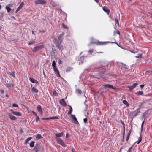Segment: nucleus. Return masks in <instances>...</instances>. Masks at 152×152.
I'll return each instance as SVG.
<instances>
[{"mask_svg":"<svg viewBox=\"0 0 152 152\" xmlns=\"http://www.w3.org/2000/svg\"><path fill=\"white\" fill-rule=\"evenodd\" d=\"M94 43L96 44L97 45H106L108 43H115L118 46H119L118 43L116 42H100L98 40H97L95 42H94Z\"/></svg>","mask_w":152,"mask_h":152,"instance_id":"f257e3e1","label":"nucleus"},{"mask_svg":"<svg viewBox=\"0 0 152 152\" xmlns=\"http://www.w3.org/2000/svg\"><path fill=\"white\" fill-rule=\"evenodd\" d=\"M56 63L55 61H53L52 62V66L53 71L57 77H61L57 67L56 66Z\"/></svg>","mask_w":152,"mask_h":152,"instance_id":"f03ea898","label":"nucleus"},{"mask_svg":"<svg viewBox=\"0 0 152 152\" xmlns=\"http://www.w3.org/2000/svg\"><path fill=\"white\" fill-rule=\"evenodd\" d=\"M54 43L56 47L60 50H62L63 49V46L60 45L62 41L58 40L56 38H54Z\"/></svg>","mask_w":152,"mask_h":152,"instance_id":"7ed1b4c3","label":"nucleus"},{"mask_svg":"<svg viewBox=\"0 0 152 152\" xmlns=\"http://www.w3.org/2000/svg\"><path fill=\"white\" fill-rule=\"evenodd\" d=\"M44 45L37 46L32 49V51L33 52H36L44 48Z\"/></svg>","mask_w":152,"mask_h":152,"instance_id":"20e7f679","label":"nucleus"},{"mask_svg":"<svg viewBox=\"0 0 152 152\" xmlns=\"http://www.w3.org/2000/svg\"><path fill=\"white\" fill-rule=\"evenodd\" d=\"M56 140L58 144L61 145L64 147H65L66 146V145L62 139L59 138H56Z\"/></svg>","mask_w":152,"mask_h":152,"instance_id":"39448f33","label":"nucleus"},{"mask_svg":"<svg viewBox=\"0 0 152 152\" xmlns=\"http://www.w3.org/2000/svg\"><path fill=\"white\" fill-rule=\"evenodd\" d=\"M35 3L36 4H44L46 3V2L43 0H35Z\"/></svg>","mask_w":152,"mask_h":152,"instance_id":"423d86ee","label":"nucleus"},{"mask_svg":"<svg viewBox=\"0 0 152 152\" xmlns=\"http://www.w3.org/2000/svg\"><path fill=\"white\" fill-rule=\"evenodd\" d=\"M71 116L74 123L77 124H79V122L76 118L75 115H71Z\"/></svg>","mask_w":152,"mask_h":152,"instance_id":"0eeeda50","label":"nucleus"},{"mask_svg":"<svg viewBox=\"0 0 152 152\" xmlns=\"http://www.w3.org/2000/svg\"><path fill=\"white\" fill-rule=\"evenodd\" d=\"M103 86L104 88H108L110 89H117L116 88H114L112 85H109V84L104 85Z\"/></svg>","mask_w":152,"mask_h":152,"instance_id":"6e6552de","label":"nucleus"},{"mask_svg":"<svg viewBox=\"0 0 152 152\" xmlns=\"http://www.w3.org/2000/svg\"><path fill=\"white\" fill-rule=\"evenodd\" d=\"M10 110L14 115H15L20 116L21 115V114L19 112L14 111H13L12 109H11Z\"/></svg>","mask_w":152,"mask_h":152,"instance_id":"1a4fd4ad","label":"nucleus"},{"mask_svg":"<svg viewBox=\"0 0 152 152\" xmlns=\"http://www.w3.org/2000/svg\"><path fill=\"white\" fill-rule=\"evenodd\" d=\"M60 104L63 107H65L66 106L67 104L63 99H61L60 101Z\"/></svg>","mask_w":152,"mask_h":152,"instance_id":"9d476101","label":"nucleus"},{"mask_svg":"<svg viewBox=\"0 0 152 152\" xmlns=\"http://www.w3.org/2000/svg\"><path fill=\"white\" fill-rule=\"evenodd\" d=\"M24 5V3L23 2H22L20 5L18 7L17 9L15 11V13H17L23 7Z\"/></svg>","mask_w":152,"mask_h":152,"instance_id":"9b49d317","label":"nucleus"},{"mask_svg":"<svg viewBox=\"0 0 152 152\" xmlns=\"http://www.w3.org/2000/svg\"><path fill=\"white\" fill-rule=\"evenodd\" d=\"M31 91L32 93H37L38 92V90L35 88L34 87H32V85L31 84Z\"/></svg>","mask_w":152,"mask_h":152,"instance_id":"f8f14e48","label":"nucleus"},{"mask_svg":"<svg viewBox=\"0 0 152 152\" xmlns=\"http://www.w3.org/2000/svg\"><path fill=\"white\" fill-rule=\"evenodd\" d=\"M59 118V117L57 116H55V117H51L50 118H42V119L43 120H47L49 119H58Z\"/></svg>","mask_w":152,"mask_h":152,"instance_id":"ddd939ff","label":"nucleus"},{"mask_svg":"<svg viewBox=\"0 0 152 152\" xmlns=\"http://www.w3.org/2000/svg\"><path fill=\"white\" fill-rule=\"evenodd\" d=\"M138 85L137 83H135L132 86H129L128 87L129 89L130 90H132L135 88Z\"/></svg>","mask_w":152,"mask_h":152,"instance_id":"4468645a","label":"nucleus"},{"mask_svg":"<svg viewBox=\"0 0 152 152\" xmlns=\"http://www.w3.org/2000/svg\"><path fill=\"white\" fill-rule=\"evenodd\" d=\"M102 9L104 11L106 12L108 14L110 12V10L107 8V7L106 6H104L103 7Z\"/></svg>","mask_w":152,"mask_h":152,"instance_id":"2eb2a0df","label":"nucleus"},{"mask_svg":"<svg viewBox=\"0 0 152 152\" xmlns=\"http://www.w3.org/2000/svg\"><path fill=\"white\" fill-rule=\"evenodd\" d=\"M29 80L32 83H35L37 84L38 83V82L35 79L30 77L29 79Z\"/></svg>","mask_w":152,"mask_h":152,"instance_id":"dca6fc26","label":"nucleus"},{"mask_svg":"<svg viewBox=\"0 0 152 152\" xmlns=\"http://www.w3.org/2000/svg\"><path fill=\"white\" fill-rule=\"evenodd\" d=\"M64 33L62 32L59 36L58 37V39L59 41H62V37L64 35Z\"/></svg>","mask_w":152,"mask_h":152,"instance_id":"f3484780","label":"nucleus"},{"mask_svg":"<svg viewBox=\"0 0 152 152\" xmlns=\"http://www.w3.org/2000/svg\"><path fill=\"white\" fill-rule=\"evenodd\" d=\"M9 116L10 118V119L12 120H15L16 119V118L14 116H12L10 114H9Z\"/></svg>","mask_w":152,"mask_h":152,"instance_id":"a211bd4d","label":"nucleus"},{"mask_svg":"<svg viewBox=\"0 0 152 152\" xmlns=\"http://www.w3.org/2000/svg\"><path fill=\"white\" fill-rule=\"evenodd\" d=\"M37 108L39 112L41 113H42V111L41 108V106L40 105H39L38 106H37Z\"/></svg>","mask_w":152,"mask_h":152,"instance_id":"6ab92c4d","label":"nucleus"},{"mask_svg":"<svg viewBox=\"0 0 152 152\" xmlns=\"http://www.w3.org/2000/svg\"><path fill=\"white\" fill-rule=\"evenodd\" d=\"M69 111L67 113L68 115H71V114L72 113V108L71 106H69Z\"/></svg>","mask_w":152,"mask_h":152,"instance_id":"aec40b11","label":"nucleus"},{"mask_svg":"<svg viewBox=\"0 0 152 152\" xmlns=\"http://www.w3.org/2000/svg\"><path fill=\"white\" fill-rule=\"evenodd\" d=\"M131 133V130L129 131L128 133L127 137H126V142H127L129 140Z\"/></svg>","mask_w":152,"mask_h":152,"instance_id":"412c9836","label":"nucleus"},{"mask_svg":"<svg viewBox=\"0 0 152 152\" xmlns=\"http://www.w3.org/2000/svg\"><path fill=\"white\" fill-rule=\"evenodd\" d=\"M63 133L62 132H61L58 134H55L56 136L57 137H60L62 136L63 135Z\"/></svg>","mask_w":152,"mask_h":152,"instance_id":"4be33fe9","label":"nucleus"},{"mask_svg":"<svg viewBox=\"0 0 152 152\" xmlns=\"http://www.w3.org/2000/svg\"><path fill=\"white\" fill-rule=\"evenodd\" d=\"M36 42L35 40H34L32 41H30L28 43V44L29 45H34L35 43Z\"/></svg>","mask_w":152,"mask_h":152,"instance_id":"5701e85b","label":"nucleus"},{"mask_svg":"<svg viewBox=\"0 0 152 152\" xmlns=\"http://www.w3.org/2000/svg\"><path fill=\"white\" fill-rule=\"evenodd\" d=\"M6 9L8 13H9L11 10V8L9 7L8 6H6Z\"/></svg>","mask_w":152,"mask_h":152,"instance_id":"b1692460","label":"nucleus"},{"mask_svg":"<svg viewBox=\"0 0 152 152\" xmlns=\"http://www.w3.org/2000/svg\"><path fill=\"white\" fill-rule=\"evenodd\" d=\"M72 69V68L70 66L67 67L66 68V72H68L71 71Z\"/></svg>","mask_w":152,"mask_h":152,"instance_id":"393cba45","label":"nucleus"},{"mask_svg":"<svg viewBox=\"0 0 152 152\" xmlns=\"http://www.w3.org/2000/svg\"><path fill=\"white\" fill-rule=\"evenodd\" d=\"M39 149V147L38 145H36L34 148V150L35 151H38Z\"/></svg>","mask_w":152,"mask_h":152,"instance_id":"a878e982","label":"nucleus"},{"mask_svg":"<svg viewBox=\"0 0 152 152\" xmlns=\"http://www.w3.org/2000/svg\"><path fill=\"white\" fill-rule=\"evenodd\" d=\"M32 138L31 137L28 138L27 139L25 140V144H26L28 142L32 139Z\"/></svg>","mask_w":152,"mask_h":152,"instance_id":"bb28decb","label":"nucleus"},{"mask_svg":"<svg viewBox=\"0 0 152 152\" xmlns=\"http://www.w3.org/2000/svg\"><path fill=\"white\" fill-rule=\"evenodd\" d=\"M121 65H122V67L123 68H124L125 69H128V66L126 65V64H124L123 63H121Z\"/></svg>","mask_w":152,"mask_h":152,"instance_id":"cd10ccee","label":"nucleus"},{"mask_svg":"<svg viewBox=\"0 0 152 152\" xmlns=\"http://www.w3.org/2000/svg\"><path fill=\"white\" fill-rule=\"evenodd\" d=\"M36 138L37 139H40L42 138V137L40 134H38L36 136Z\"/></svg>","mask_w":152,"mask_h":152,"instance_id":"c85d7f7f","label":"nucleus"},{"mask_svg":"<svg viewBox=\"0 0 152 152\" xmlns=\"http://www.w3.org/2000/svg\"><path fill=\"white\" fill-rule=\"evenodd\" d=\"M142 140V137L141 136H140L138 139V140L136 142L137 144H139L141 142Z\"/></svg>","mask_w":152,"mask_h":152,"instance_id":"c756f323","label":"nucleus"},{"mask_svg":"<svg viewBox=\"0 0 152 152\" xmlns=\"http://www.w3.org/2000/svg\"><path fill=\"white\" fill-rule=\"evenodd\" d=\"M35 142L34 141H31V142L30 144V146L31 147H33L34 146Z\"/></svg>","mask_w":152,"mask_h":152,"instance_id":"7c9ffc66","label":"nucleus"},{"mask_svg":"<svg viewBox=\"0 0 152 152\" xmlns=\"http://www.w3.org/2000/svg\"><path fill=\"white\" fill-rule=\"evenodd\" d=\"M136 94L138 95H141L143 94V92L142 91H138L137 93Z\"/></svg>","mask_w":152,"mask_h":152,"instance_id":"2f4dec72","label":"nucleus"},{"mask_svg":"<svg viewBox=\"0 0 152 152\" xmlns=\"http://www.w3.org/2000/svg\"><path fill=\"white\" fill-rule=\"evenodd\" d=\"M135 57L137 58H142V54L140 53L138 54L137 56H135Z\"/></svg>","mask_w":152,"mask_h":152,"instance_id":"473e14b6","label":"nucleus"},{"mask_svg":"<svg viewBox=\"0 0 152 152\" xmlns=\"http://www.w3.org/2000/svg\"><path fill=\"white\" fill-rule=\"evenodd\" d=\"M123 103L124 104H126V105H127V106H128L129 105V104L127 102L126 100H124L123 101Z\"/></svg>","mask_w":152,"mask_h":152,"instance_id":"72a5a7b5","label":"nucleus"},{"mask_svg":"<svg viewBox=\"0 0 152 152\" xmlns=\"http://www.w3.org/2000/svg\"><path fill=\"white\" fill-rule=\"evenodd\" d=\"M62 26L63 27V28H64L66 29H68V27L65 24H64V23H63L62 24Z\"/></svg>","mask_w":152,"mask_h":152,"instance_id":"f704fd0d","label":"nucleus"},{"mask_svg":"<svg viewBox=\"0 0 152 152\" xmlns=\"http://www.w3.org/2000/svg\"><path fill=\"white\" fill-rule=\"evenodd\" d=\"M116 34H118V35H120V32L118 30H116L114 32V34L115 35Z\"/></svg>","mask_w":152,"mask_h":152,"instance_id":"c9c22d12","label":"nucleus"},{"mask_svg":"<svg viewBox=\"0 0 152 152\" xmlns=\"http://www.w3.org/2000/svg\"><path fill=\"white\" fill-rule=\"evenodd\" d=\"M6 87L9 88L11 87L10 84V83H7L5 84Z\"/></svg>","mask_w":152,"mask_h":152,"instance_id":"e433bc0d","label":"nucleus"},{"mask_svg":"<svg viewBox=\"0 0 152 152\" xmlns=\"http://www.w3.org/2000/svg\"><path fill=\"white\" fill-rule=\"evenodd\" d=\"M115 22L117 24L118 26H119V22L118 19L117 18L115 19Z\"/></svg>","mask_w":152,"mask_h":152,"instance_id":"4c0bfd02","label":"nucleus"},{"mask_svg":"<svg viewBox=\"0 0 152 152\" xmlns=\"http://www.w3.org/2000/svg\"><path fill=\"white\" fill-rule=\"evenodd\" d=\"M11 75L12 76L14 77H15V73L14 72H12L11 73Z\"/></svg>","mask_w":152,"mask_h":152,"instance_id":"58836bf2","label":"nucleus"},{"mask_svg":"<svg viewBox=\"0 0 152 152\" xmlns=\"http://www.w3.org/2000/svg\"><path fill=\"white\" fill-rule=\"evenodd\" d=\"M132 148V147H131L130 148H129L127 150V152H132V151H131Z\"/></svg>","mask_w":152,"mask_h":152,"instance_id":"ea45409f","label":"nucleus"},{"mask_svg":"<svg viewBox=\"0 0 152 152\" xmlns=\"http://www.w3.org/2000/svg\"><path fill=\"white\" fill-rule=\"evenodd\" d=\"M12 106L13 107H18V105L16 104H13L12 105Z\"/></svg>","mask_w":152,"mask_h":152,"instance_id":"a19ab883","label":"nucleus"},{"mask_svg":"<svg viewBox=\"0 0 152 152\" xmlns=\"http://www.w3.org/2000/svg\"><path fill=\"white\" fill-rule=\"evenodd\" d=\"M39 119V117L37 116H36V121L37 122Z\"/></svg>","mask_w":152,"mask_h":152,"instance_id":"79ce46f5","label":"nucleus"},{"mask_svg":"<svg viewBox=\"0 0 152 152\" xmlns=\"http://www.w3.org/2000/svg\"><path fill=\"white\" fill-rule=\"evenodd\" d=\"M32 113H33V114H34V115L36 116H37V114L36 113H35L34 111H32Z\"/></svg>","mask_w":152,"mask_h":152,"instance_id":"37998d69","label":"nucleus"},{"mask_svg":"<svg viewBox=\"0 0 152 152\" xmlns=\"http://www.w3.org/2000/svg\"><path fill=\"white\" fill-rule=\"evenodd\" d=\"M87 121V119L86 118H85L83 119V121L85 123H86Z\"/></svg>","mask_w":152,"mask_h":152,"instance_id":"c03bdc74","label":"nucleus"},{"mask_svg":"<svg viewBox=\"0 0 152 152\" xmlns=\"http://www.w3.org/2000/svg\"><path fill=\"white\" fill-rule=\"evenodd\" d=\"M93 50H89L88 52L90 54H91L93 52Z\"/></svg>","mask_w":152,"mask_h":152,"instance_id":"a18cd8bd","label":"nucleus"},{"mask_svg":"<svg viewBox=\"0 0 152 152\" xmlns=\"http://www.w3.org/2000/svg\"><path fill=\"white\" fill-rule=\"evenodd\" d=\"M58 63L59 64H62V62L61 60L59 59L58 60Z\"/></svg>","mask_w":152,"mask_h":152,"instance_id":"49530a36","label":"nucleus"},{"mask_svg":"<svg viewBox=\"0 0 152 152\" xmlns=\"http://www.w3.org/2000/svg\"><path fill=\"white\" fill-rule=\"evenodd\" d=\"M144 85H141L140 86V87L142 89L144 87Z\"/></svg>","mask_w":152,"mask_h":152,"instance_id":"de8ad7c7","label":"nucleus"},{"mask_svg":"<svg viewBox=\"0 0 152 152\" xmlns=\"http://www.w3.org/2000/svg\"><path fill=\"white\" fill-rule=\"evenodd\" d=\"M120 121L121 122V124H122L123 126H124L125 125V124H124V123L122 121V120H121Z\"/></svg>","mask_w":152,"mask_h":152,"instance_id":"09e8293b","label":"nucleus"},{"mask_svg":"<svg viewBox=\"0 0 152 152\" xmlns=\"http://www.w3.org/2000/svg\"><path fill=\"white\" fill-rule=\"evenodd\" d=\"M68 137H69V135H68V133H67L66 134V138H67Z\"/></svg>","mask_w":152,"mask_h":152,"instance_id":"8fccbe9b","label":"nucleus"},{"mask_svg":"<svg viewBox=\"0 0 152 152\" xmlns=\"http://www.w3.org/2000/svg\"><path fill=\"white\" fill-rule=\"evenodd\" d=\"M78 92L80 93V94H81V91L80 90H79V89H78Z\"/></svg>","mask_w":152,"mask_h":152,"instance_id":"3c124183","label":"nucleus"},{"mask_svg":"<svg viewBox=\"0 0 152 152\" xmlns=\"http://www.w3.org/2000/svg\"><path fill=\"white\" fill-rule=\"evenodd\" d=\"M123 129H124V132H125V125L123 126Z\"/></svg>","mask_w":152,"mask_h":152,"instance_id":"603ef678","label":"nucleus"},{"mask_svg":"<svg viewBox=\"0 0 152 152\" xmlns=\"http://www.w3.org/2000/svg\"><path fill=\"white\" fill-rule=\"evenodd\" d=\"M97 3H98L99 2V0H94Z\"/></svg>","mask_w":152,"mask_h":152,"instance_id":"864d4df0","label":"nucleus"},{"mask_svg":"<svg viewBox=\"0 0 152 152\" xmlns=\"http://www.w3.org/2000/svg\"><path fill=\"white\" fill-rule=\"evenodd\" d=\"M131 52L133 53H136V52H134L133 51H131Z\"/></svg>","mask_w":152,"mask_h":152,"instance_id":"5fc2aeb1","label":"nucleus"},{"mask_svg":"<svg viewBox=\"0 0 152 152\" xmlns=\"http://www.w3.org/2000/svg\"><path fill=\"white\" fill-rule=\"evenodd\" d=\"M75 150L73 148L72 149V152H75Z\"/></svg>","mask_w":152,"mask_h":152,"instance_id":"6e6d98bb","label":"nucleus"},{"mask_svg":"<svg viewBox=\"0 0 152 152\" xmlns=\"http://www.w3.org/2000/svg\"><path fill=\"white\" fill-rule=\"evenodd\" d=\"M23 132V130H22V129L21 128L20 129V132L22 133Z\"/></svg>","mask_w":152,"mask_h":152,"instance_id":"4d7b16f0","label":"nucleus"},{"mask_svg":"<svg viewBox=\"0 0 152 152\" xmlns=\"http://www.w3.org/2000/svg\"><path fill=\"white\" fill-rule=\"evenodd\" d=\"M144 121H143L142 122V125H141V126L142 127L143 126L144 124Z\"/></svg>","mask_w":152,"mask_h":152,"instance_id":"13d9d810","label":"nucleus"},{"mask_svg":"<svg viewBox=\"0 0 152 152\" xmlns=\"http://www.w3.org/2000/svg\"><path fill=\"white\" fill-rule=\"evenodd\" d=\"M32 34H34V35H35V33H34V31H32Z\"/></svg>","mask_w":152,"mask_h":152,"instance_id":"bf43d9fd","label":"nucleus"},{"mask_svg":"<svg viewBox=\"0 0 152 152\" xmlns=\"http://www.w3.org/2000/svg\"><path fill=\"white\" fill-rule=\"evenodd\" d=\"M124 135H125V132H123V138L124 136Z\"/></svg>","mask_w":152,"mask_h":152,"instance_id":"052dcab7","label":"nucleus"},{"mask_svg":"<svg viewBox=\"0 0 152 152\" xmlns=\"http://www.w3.org/2000/svg\"><path fill=\"white\" fill-rule=\"evenodd\" d=\"M12 18H13V19H14L15 20V18L14 17V16H12Z\"/></svg>","mask_w":152,"mask_h":152,"instance_id":"680f3d73","label":"nucleus"},{"mask_svg":"<svg viewBox=\"0 0 152 152\" xmlns=\"http://www.w3.org/2000/svg\"><path fill=\"white\" fill-rule=\"evenodd\" d=\"M1 6L0 5V10L1 9Z\"/></svg>","mask_w":152,"mask_h":152,"instance_id":"e2e57ef3","label":"nucleus"},{"mask_svg":"<svg viewBox=\"0 0 152 152\" xmlns=\"http://www.w3.org/2000/svg\"><path fill=\"white\" fill-rule=\"evenodd\" d=\"M35 152H38V151H35Z\"/></svg>","mask_w":152,"mask_h":152,"instance_id":"0e129e2a","label":"nucleus"},{"mask_svg":"<svg viewBox=\"0 0 152 152\" xmlns=\"http://www.w3.org/2000/svg\"><path fill=\"white\" fill-rule=\"evenodd\" d=\"M6 96H7V97H8V96L7 95H6Z\"/></svg>","mask_w":152,"mask_h":152,"instance_id":"69168bd1","label":"nucleus"},{"mask_svg":"<svg viewBox=\"0 0 152 152\" xmlns=\"http://www.w3.org/2000/svg\"><path fill=\"white\" fill-rule=\"evenodd\" d=\"M129 1H131L132 0H129Z\"/></svg>","mask_w":152,"mask_h":152,"instance_id":"338daca9","label":"nucleus"},{"mask_svg":"<svg viewBox=\"0 0 152 152\" xmlns=\"http://www.w3.org/2000/svg\"><path fill=\"white\" fill-rule=\"evenodd\" d=\"M119 152H121L120 151H119Z\"/></svg>","mask_w":152,"mask_h":152,"instance_id":"774afa93","label":"nucleus"}]
</instances>
